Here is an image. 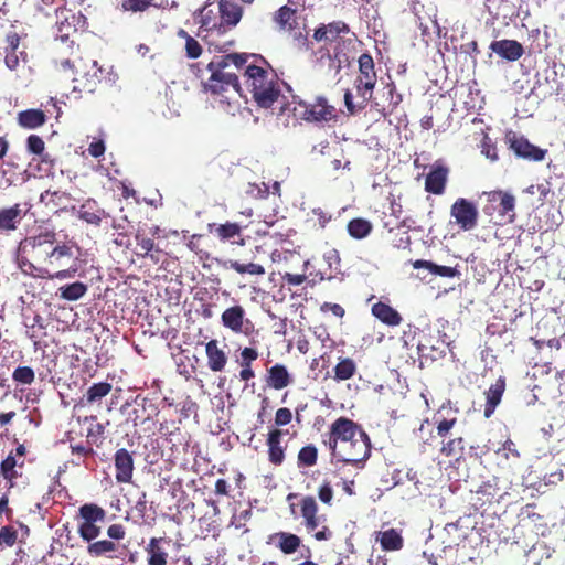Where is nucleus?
Returning <instances> with one entry per match:
<instances>
[{"label": "nucleus", "instance_id": "nucleus-12", "mask_svg": "<svg viewBox=\"0 0 565 565\" xmlns=\"http://www.w3.org/2000/svg\"><path fill=\"white\" fill-rule=\"evenodd\" d=\"M350 33V26L341 20L332 21L330 23H321L313 31V40L316 42L337 43L343 40V34Z\"/></svg>", "mask_w": 565, "mask_h": 565}, {"label": "nucleus", "instance_id": "nucleus-58", "mask_svg": "<svg viewBox=\"0 0 565 565\" xmlns=\"http://www.w3.org/2000/svg\"><path fill=\"white\" fill-rule=\"evenodd\" d=\"M146 413V406L137 405L131 411L128 412L127 422H131L134 427H137L139 425H142L146 420L150 419V414H148L147 417L143 416Z\"/></svg>", "mask_w": 565, "mask_h": 565}, {"label": "nucleus", "instance_id": "nucleus-41", "mask_svg": "<svg viewBox=\"0 0 565 565\" xmlns=\"http://www.w3.org/2000/svg\"><path fill=\"white\" fill-rule=\"evenodd\" d=\"M358 371L356 363L351 358H340L333 367V379L337 382L348 381L352 379Z\"/></svg>", "mask_w": 565, "mask_h": 565}, {"label": "nucleus", "instance_id": "nucleus-49", "mask_svg": "<svg viewBox=\"0 0 565 565\" xmlns=\"http://www.w3.org/2000/svg\"><path fill=\"white\" fill-rule=\"evenodd\" d=\"M436 433L438 437L445 439L450 430L457 425L458 419L456 416L452 417H444L441 414L437 413L433 417Z\"/></svg>", "mask_w": 565, "mask_h": 565}, {"label": "nucleus", "instance_id": "nucleus-63", "mask_svg": "<svg viewBox=\"0 0 565 565\" xmlns=\"http://www.w3.org/2000/svg\"><path fill=\"white\" fill-rule=\"evenodd\" d=\"M292 420V412L287 407L278 408L275 413V425L276 428L284 427L288 424H290Z\"/></svg>", "mask_w": 565, "mask_h": 565}, {"label": "nucleus", "instance_id": "nucleus-60", "mask_svg": "<svg viewBox=\"0 0 565 565\" xmlns=\"http://www.w3.org/2000/svg\"><path fill=\"white\" fill-rule=\"evenodd\" d=\"M313 225H318L319 228H324L332 220V214L321 207H315L311 211Z\"/></svg>", "mask_w": 565, "mask_h": 565}, {"label": "nucleus", "instance_id": "nucleus-55", "mask_svg": "<svg viewBox=\"0 0 565 565\" xmlns=\"http://www.w3.org/2000/svg\"><path fill=\"white\" fill-rule=\"evenodd\" d=\"M252 515V503L249 500L234 501L233 519L237 521H247Z\"/></svg>", "mask_w": 565, "mask_h": 565}, {"label": "nucleus", "instance_id": "nucleus-44", "mask_svg": "<svg viewBox=\"0 0 565 565\" xmlns=\"http://www.w3.org/2000/svg\"><path fill=\"white\" fill-rule=\"evenodd\" d=\"M87 292V286L82 281H75L58 288L61 299L76 301Z\"/></svg>", "mask_w": 565, "mask_h": 565}, {"label": "nucleus", "instance_id": "nucleus-45", "mask_svg": "<svg viewBox=\"0 0 565 565\" xmlns=\"http://www.w3.org/2000/svg\"><path fill=\"white\" fill-rule=\"evenodd\" d=\"M79 516L83 522H104L106 519V511L97 504L86 503L79 508Z\"/></svg>", "mask_w": 565, "mask_h": 565}, {"label": "nucleus", "instance_id": "nucleus-40", "mask_svg": "<svg viewBox=\"0 0 565 565\" xmlns=\"http://www.w3.org/2000/svg\"><path fill=\"white\" fill-rule=\"evenodd\" d=\"M376 541L380 542L383 551H399L404 546V540L395 529L380 531Z\"/></svg>", "mask_w": 565, "mask_h": 565}, {"label": "nucleus", "instance_id": "nucleus-24", "mask_svg": "<svg viewBox=\"0 0 565 565\" xmlns=\"http://www.w3.org/2000/svg\"><path fill=\"white\" fill-rule=\"evenodd\" d=\"M285 433H288V430L274 428L267 434L266 445L268 447V460L275 466H280L285 460L286 448L281 445Z\"/></svg>", "mask_w": 565, "mask_h": 565}, {"label": "nucleus", "instance_id": "nucleus-20", "mask_svg": "<svg viewBox=\"0 0 565 565\" xmlns=\"http://www.w3.org/2000/svg\"><path fill=\"white\" fill-rule=\"evenodd\" d=\"M355 34L352 33V38H344L343 40H339L333 49L332 54L327 50V55L331 61L332 66L335 68L337 73H339L343 67L350 65L351 56L349 54L350 47L355 43Z\"/></svg>", "mask_w": 565, "mask_h": 565}, {"label": "nucleus", "instance_id": "nucleus-48", "mask_svg": "<svg viewBox=\"0 0 565 565\" xmlns=\"http://www.w3.org/2000/svg\"><path fill=\"white\" fill-rule=\"evenodd\" d=\"M177 35L178 38L185 40V55L188 58L196 60L202 55V45L199 43L198 40L191 36L184 29H179Z\"/></svg>", "mask_w": 565, "mask_h": 565}, {"label": "nucleus", "instance_id": "nucleus-23", "mask_svg": "<svg viewBox=\"0 0 565 565\" xmlns=\"http://www.w3.org/2000/svg\"><path fill=\"white\" fill-rule=\"evenodd\" d=\"M489 49L498 54L500 57L509 61L515 62L522 57L524 54V49L520 42L516 40H499L491 42Z\"/></svg>", "mask_w": 565, "mask_h": 565}, {"label": "nucleus", "instance_id": "nucleus-6", "mask_svg": "<svg viewBox=\"0 0 565 565\" xmlns=\"http://www.w3.org/2000/svg\"><path fill=\"white\" fill-rule=\"evenodd\" d=\"M484 203L482 212L491 220L497 213L502 220L507 218L509 223L515 221V198L511 193L502 190L483 192Z\"/></svg>", "mask_w": 565, "mask_h": 565}, {"label": "nucleus", "instance_id": "nucleus-1", "mask_svg": "<svg viewBox=\"0 0 565 565\" xmlns=\"http://www.w3.org/2000/svg\"><path fill=\"white\" fill-rule=\"evenodd\" d=\"M323 443L338 461L358 468L364 467L371 456L370 436L361 425L344 416L337 418L331 424L328 439H324Z\"/></svg>", "mask_w": 565, "mask_h": 565}, {"label": "nucleus", "instance_id": "nucleus-3", "mask_svg": "<svg viewBox=\"0 0 565 565\" xmlns=\"http://www.w3.org/2000/svg\"><path fill=\"white\" fill-rule=\"evenodd\" d=\"M359 73L354 79V88L359 98L353 102V95L350 89L344 93V105L350 115H355L364 110L373 97V92L377 82L375 64L370 53H363L358 58Z\"/></svg>", "mask_w": 565, "mask_h": 565}, {"label": "nucleus", "instance_id": "nucleus-43", "mask_svg": "<svg viewBox=\"0 0 565 565\" xmlns=\"http://www.w3.org/2000/svg\"><path fill=\"white\" fill-rule=\"evenodd\" d=\"M347 230L351 237L363 239L371 234L373 225L369 220L356 217L349 221Z\"/></svg>", "mask_w": 565, "mask_h": 565}, {"label": "nucleus", "instance_id": "nucleus-28", "mask_svg": "<svg viewBox=\"0 0 565 565\" xmlns=\"http://www.w3.org/2000/svg\"><path fill=\"white\" fill-rule=\"evenodd\" d=\"M160 232L159 226L138 227L135 233L136 250L135 254L139 257L141 254H148L154 245L153 237Z\"/></svg>", "mask_w": 565, "mask_h": 565}, {"label": "nucleus", "instance_id": "nucleus-21", "mask_svg": "<svg viewBox=\"0 0 565 565\" xmlns=\"http://www.w3.org/2000/svg\"><path fill=\"white\" fill-rule=\"evenodd\" d=\"M292 382V375L285 364L276 363L266 370L265 383L269 388L281 391L288 387Z\"/></svg>", "mask_w": 565, "mask_h": 565}, {"label": "nucleus", "instance_id": "nucleus-53", "mask_svg": "<svg viewBox=\"0 0 565 565\" xmlns=\"http://www.w3.org/2000/svg\"><path fill=\"white\" fill-rule=\"evenodd\" d=\"M473 502H471V509L468 515H484V514H495V511H491V505L493 504L492 500L488 497H472Z\"/></svg>", "mask_w": 565, "mask_h": 565}, {"label": "nucleus", "instance_id": "nucleus-27", "mask_svg": "<svg viewBox=\"0 0 565 565\" xmlns=\"http://www.w3.org/2000/svg\"><path fill=\"white\" fill-rule=\"evenodd\" d=\"M371 312L376 319L388 327H397L403 321L402 316L396 309L382 301L375 302L371 308Z\"/></svg>", "mask_w": 565, "mask_h": 565}, {"label": "nucleus", "instance_id": "nucleus-13", "mask_svg": "<svg viewBox=\"0 0 565 565\" xmlns=\"http://www.w3.org/2000/svg\"><path fill=\"white\" fill-rule=\"evenodd\" d=\"M243 228V226L234 222L209 225L210 233H212L220 242L239 246L245 244Z\"/></svg>", "mask_w": 565, "mask_h": 565}, {"label": "nucleus", "instance_id": "nucleus-35", "mask_svg": "<svg viewBox=\"0 0 565 565\" xmlns=\"http://www.w3.org/2000/svg\"><path fill=\"white\" fill-rule=\"evenodd\" d=\"M465 448V439L459 436L449 438L448 440L443 439L439 451L444 457L454 459L456 462H459L463 458Z\"/></svg>", "mask_w": 565, "mask_h": 565}, {"label": "nucleus", "instance_id": "nucleus-4", "mask_svg": "<svg viewBox=\"0 0 565 565\" xmlns=\"http://www.w3.org/2000/svg\"><path fill=\"white\" fill-rule=\"evenodd\" d=\"M245 83L255 103L269 108L280 96L277 74L257 65H248L244 73Z\"/></svg>", "mask_w": 565, "mask_h": 565}, {"label": "nucleus", "instance_id": "nucleus-16", "mask_svg": "<svg viewBox=\"0 0 565 565\" xmlns=\"http://www.w3.org/2000/svg\"><path fill=\"white\" fill-rule=\"evenodd\" d=\"M172 540L166 536L151 537L146 546L148 565H168L169 551Z\"/></svg>", "mask_w": 565, "mask_h": 565}, {"label": "nucleus", "instance_id": "nucleus-18", "mask_svg": "<svg viewBox=\"0 0 565 565\" xmlns=\"http://www.w3.org/2000/svg\"><path fill=\"white\" fill-rule=\"evenodd\" d=\"M267 543L274 545L284 555H292L301 547L302 540L291 532L279 531L270 534Z\"/></svg>", "mask_w": 565, "mask_h": 565}, {"label": "nucleus", "instance_id": "nucleus-42", "mask_svg": "<svg viewBox=\"0 0 565 565\" xmlns=\"http://www.w3.org/2000/svg\"><path fill=\"white\" fill-rule=\"evenodd\" d=\"M415 269L426 268L431 274L440 277L452 278L459 275V271L455 267L437 265L430 260L417 259L412 263Z\"/></svg>", "mask_w": 565, "mask_h": 565}, {"label": "nucleus", "instance_id": "nucleus-14", "mask_svg": "<svg viewBox=\"0 0 565 565\" xmlns=\"http://www.w3.org/2000/svg\"><path fill=\"white\" fill-rule=\"evenodd\" d=\"M525 557L529 565H559L561 563L559 557L555 555V550L543 541L534 542L526 551Z\"/></svg>", "mask_w": 565, "mask_h": 565}, {"label": "nucleus", "instance_id": "nucleus-37", "mask_svg": "<svg viewBox=\"0 0 565 565\" xmlns=\"http://www.w3.org/2000/svg\"><path fill=\"white\" fill-rule=\"evenodd\" d=\"M105 215V211L99 209L94 200H87L84 204H82L78 211L79 220L95 226L100 225Z\"/></svg>", "mask_w": 565, "mask_h": 565}, {"label": "nucleus", "instance_id": "nucleus-15", "mask_svg": "<svg viewBox=\"0 0 565 565\" xmlns=\"http://www.w3.org/2000/svg\"><path fill=\"white\" fill-rule=\"evenodd\" d=\"M354 480L349 479L342 471L337 470L327 475L323 482L319 487L318 494H333L341 491L347 494H353Z\"/></svg>", "mask_w": 565, "mask_h": 565}, {"label": "nucleus", "instance_id": "nucleus-17", "mask_svg": "<svg viewBox=\"0 0 565 565\" xmlns=\"http://www.w3.org/2000/svg\"><path fill=\"white\" fill-rule=\"evenodd\" d=\"M232 88L234 92H241L238 76L234 73H214L211 74L205 83V89L214 95H221Z\"/></svg>", "mask_w": 565, "mask_h": 565}, {"label": "nucleus", "instance_id": "nucleus-39", "mask_svg": "<svg viewBox=\"0 0 565 565\" xmlns=\"http://www.w3.org/2000/svg\"><path fill=\"white\" fill-rule=\"evenodd\" d=\"M301 516L305 519L307 530L313 531L319 525L318 504L313 497H305L301 501Z\"/></svg>", "mask_w": 565, "mask_h": 565}, {"label": "nucleus", "instance_id": "nucleus-9", "mask_svg": "<svg viewBox=\"0 0 565 565\" xmlns=\"http://www.w3.org/2000/svg\"><path fill=\"white\" fill-rule=\"evenodd\" d=\"M509 148L516 157L529 161H542L545 158L546 150L532 145L524 136L515 132H508L505 136Z\"/></svg>", "mask_w": 565, "mask_h": 565}, {"label": "nucleus", "instance_id": "nucleus-47", "mask_svg": "<svg viewBox=\"0 0 565 565\" xmlns=\"http://www.w3.org/2000/svg\"><path fill=\"white\" fill-rule=\"evenodd\" d=\"M118 546L110 540H100L90 542L87 546V553L92 557L108 556L117 551Z\"/></svg>", "mask_w": 565, "mask_h": 565}, {"label": "nucleus", "instance_id": "nucleus-25", "mask_svg": "<svg viewBox=\"0 0 565 565\" xmlns=\"http://www.w3.org/2000/svg\"><path fill=\"white\" fill-rule=\"evenodd\" d=\"M448 178V169L443 166L434 167L425 179V190L433 194H443Z\"/></svg>", "mask_w": 565, "mask_h": 565}, {"label": "nucleus", "instance_id": "nucleus-46", "mask_svg": "<svg viewBox=\"0 0 565 565\" xmlns=\"http://www.w3.org/2000/svg\"><path fill=\"white\" fill-rule=\"evenodd\" d=\"M499 460L518 461L521 458V454L516 448V445L509 437L503 441L502 446L493 450Z\"/></svg>", "mask_w": 565, "mask_h": 565}, {"label": "nucleus", "instance_id": "nucleus-32", "mask_svg": "<svg viewBox=\"0 0 565 565\" xmlns=\"http://www.w3.org/2000/svg\"><path fill=\"white\" fill-rule=\"evenodd\" d=\"M40 202L44 203L45 206L54 209L56 211L66 210L68 204L72 202L70 193L64 191H50L46 190L40 195Z\"/></svg>", "mask_w": 565, "mask_h": 565}, {"label": "nucleus", "instance_id": "nucleus-61", "mask_svg": "<svg viewBox=\"0 0 565 565\" xmlns=\"http://www.w3.org/2000/svg\"><path fill=\"white\" fill-rule=\"evenodd\" d=\"M26 149L30 153L40 156L45 149V143L40 136L30 135L26 139Z\"/></svg>", "mask_w": 565, "mask_h": 565}, {"label": "nucleus", "instance_id": "nucleus-62", "mask_svg": "<svg viewBox=\"0 0 565 565\" xmlns=\"http://www.w3.org/2000/svg\"><path fill=\"white\" fill-rule=\"evenodd\" d=\"M17 466V460L13 456L9 455L1 461L0 470L2 476L6 479H12L15 476L14 468Z\"/></svg>", "mask_w": 565, "mask_h": 565}, {"label": "nucleus", "instance_id": "nucleus-22", "mask_svg": "<svg viewBox=\"0 0 565 565\" xmlns=\"http://www.w3.org/2000/svg\"><path fill=\"white\" fill-rule=\"evenodd\" d=\"M25 214L26 211H23L19 203L0 209V234H9L18 230Z\"/></svg>", "mask_w": 565, "mask_h": 565}, {"label": "nucleus", "instance_id": "nucleus-64", "mask_svg": "<svg viewBox=\"0 0 565 565\" xmlns=\"http://www.w3.org/2000/svg\"><path fill=\"white\" fill-rule=\"evenodd\" d=\"M18 533L11 526H3L0 530V544L13 546L17 542Z\"/></svg>", "mask_w": 565, "mask_h": 565}, {"label": "nucleus", "instance_id": "nucleus-59", "mask_svg": "<svg viewBox=\"0 0 565 565\" xmlns=\"http://www.w3.org/2000/svg\"><path fill=\"white\" fill-rule=\"evenodd\" d=\"M153 0H122L121 7L124 11L143 12L152 6Z\"/></svg>", "mask_w": 565, "mask_h": 565}, {"label": "nucleus", "instance_id": "nucleus-11", "mask_svg": "<svg viewBox=\"0 0 565 565\" xmlns=\"http://www.w3.org/2000/svg\"><path fill=\"white\" fill-rule=\"evenodd\" d=\"M183 440L184 437L180 431L170 433L167 440L162 444V456L167 461L173 465H181L185 461L188 444Z\"/></svg>", "mask_w": 565, "mask_h": 565}, {"label": "nucleus", "instance_id": "nucleus-7", "mask_svg": "<svg viewBox=\"0 0 565 565\" xmlns=\"http://www.w3.org/2000/svg\"><path fill=\"white\" fill-rule=\"evenodd\" d=\"M291 109L295 119L308 121H329L337 117L335 108L328 104L324 97H317L313 103H292Z\"/></svg>", "mask_w": 565, "mask_h": 565}, {"label": "nucleus", "instance_id": "nucleus-36", "mask_svg": "<svg viewBox=\"0 0 565 565\" xmlns=\"http://www.w3.org/2000/svg\"><path fill=\"white\" fill-rule=\"evenodd\" d=\"M21 266H26L28 269L31 271V275L34 277L40 278H49V279H66V278H73L75 274L77 273V267H70L67 269L58 270L54 274H51L46 268L38 267L33 263L28 260H22Z\"/></svg>", "mask_w": 565, "mask_h": 565}, {"label": "nucleus", "instance_id": "nucleus-19", "mask_svg": "<svg viewBox=\"0 0 565 565\" xmlns=\"http://www.w3.org/2000/svg\"><path fill=\"white\" fill-rule=\"evenodd\" d=\"M116 480L121 483L131 481L135 470L134 457L126 448H119L114 455Z\"/></svg>", "mask_w": 565, "mask_h": 565}, {"label": "nucleus", "instance_id": "nucleus-31", "mask_svg": "<svg viewBox=\"0 0 565 565\" xmlns=\"http://www.w3.org/2000/svg\"><path fill=\"white\" fill-rule=\"evenodd\" d=\"M505 390V381L503 377H499L494 384H492L489 390L486 392V405L483 415L486 418L491 417L494 413L497 406L500 404L502 395Z\"/></svg>", "mask_w": 565, "mask_h": 565}, {"label": "nucleus", "instance_id": "nucleus-38", "mask_svg": "<svg viewBox=\"0 0 565 565\" xmlns=\"http://www.w3.org/2000/svg\"><path fill=\"white\" fill-rule=\"evenodd\" d=\"M46 122V115L41 109H26L18 114V124L26 129H35Z\"/></svg>", "mask_w": 565, "mask_h": 565}, {"label": "nucleus", "instance_id": "nucleus-10", "mask_svg": "<svg viewBox=\"0 0 565 565\" xmlns=\"http://www.w3.org/2000/svg\"><path fill=\"white\" fill-rule=\"evenodd\" d=\"M222 324L234 333L248 334L253 329L252 321L246 318L245 309L239 306H232L225 309L221 316Z\"/></svg>", "mask_w": 565, "mask_h": 565}, {"label": "nucleus", "instance_id": "nucleus-5", "mask_svg": "<svg viewBox=\"0 0 565 565\" xmlns=\"http://www.w3.org/2000/svg\"><path fill=\"white\" fill-rule=\"evenodd\" d=\"M56 241V234L53 231H45L36 236L30 237L26 243L30 246V255L33 260L40 263L42 260L58 262L64 257H72V248L67 244L53 247Z\"/></svg>", "mask_w": 565, "mask_h": 565}, {"label": "nucleus", "instance_id": "nucleus-2", "mask_svg": "<svg viewBox=\"0 0 565 565\" xmlns=\"http://www.w3.org/2000/svg\"><path fill=\"white\" fill-rule=\"evenodd\" d=\"M63 70H71L73 74L74 90L79 93H95L98 89L107 88L115 82L110 72L98 67L95 60H89V66L82 57L76 60H63Z\"/></svg>", "mask_w": 565, "mask_h": 565}, {"label": "nucleus", "instance_id": "nucleus-33", "mask_svg": "<svg viewBox=\"0 0 565 565\" xmlns=\"http://www.w3.org/2000/svg\"><path fill=\"white\" fill-rule=\"evenodd\" d=\"M97 417L95 415L86 416L83 422H90L92 425L87 429L86 439L88 445L100 447L106 439V427L109 425V420L105 424L96 423Z\"/></svg>", "mask_w": 565, "mask_h": 565}, {"label": "nucleus", "instance_id": "nucleus-54", "mask_svg": "<svg viewBox=\"0 0 565 565\" xmlns=\"http://www.w3.org/2000/svg\"><path fill=\"white\" fill-rule=\"evenodd\" d=\"M94 445H82V444H78V445H71V452L73 456L76 457V465H86L87 466V462L86 460L89 459V458H94V456L96 455L94 448H93Z\"/></svg>", "mask_w": 565, "mask_h": 565}, {"label": "nucleus", "instance_id": "nucleus-57", "mask_svg": "<svg viewBox=\"0 0 565 565\" xmlns=\"http://www.w3.org/2000/svg\"><path fill=\"white\" fill-rule=\"evenodd\" d=\"M414 435L422 443L423 447L425 445L433 446L435 437L433 435V430L429 429L428 419H424L419 427L414 429Z\"/></svg>", "mask_w": 565, "mask_h": 565}, {"label": "nucleus", "instance_id": "nucleus-30", "mask_svg": "<svg viewBox=\"0 0 565 565\" xmlns=\"http://www.w3.org/2000/svg\"><path fill=\"white\" fill-rule=\"evenodd\" d=\"M218 10L222 22L230 28L236 26L244 13L242 6L227 0L218 2Z\"/></svg>", "mask_w": 565, "mask_h": 565}, {"label": "nucleus", "instance_id": "nucleus-34", "mask_svg": "<svg viewBox=\"0 0 565 565\" xmlns=\"http://www.w3.org/2000/svg\"><path fill=\"white\" fill-rule=\"evenodd\" d=\"M113 385L108 382H98L89 386L81 399L82 405H99L102 399L111 392Z\"/></svg>", "mask_w": 565, "mask_h": 565}, {"label": "nucleus", "instance_id": "nucleus-50", "mask_svg": "<svg viewBox=\"0 0 565 565\" xmlns=\"http://www.w3.org/2000/svg\"><path fill=\"white\" fill-rule=\"evenodd\" d=\"M230 268L241 275L264 276L266 273L264 266L253 262L241 263L238 260H230Z\"/></svg>", "mask_w": 565, "mask_h": 565}, {"label": "nucleus", "instance_id": "nucleus-29", "mask_svg": "<svg viewBox=\"0 0 565 565\" xmlns=\"http://www.w3.org/2000/svg\"><path fill=\"white\" fill-rule=\"evenodd\" d=\"M273 22L279 31L291 32L297 28V10L285 4L273 13Z\"/></svg>", "mask_w": 565, "mask_h": 565}, {"label": "nucleus", "instance_id": "nucleus-26", "mask_svg": "<svg viewBox=\"0 0 565 565\" xmlns=\"http://www.w3.org/2000/svg\"><path fill=\"white\" fill-rule=\"evenodd\" d=\"M205 353L207 358V366L211 371H224L228 359L226 353L218 347L217 340H210L205 344Z\"/></svg>", "mask_w": 565, "mask_h": 565}, {"label": "nucleus", "instance_id": "nucleus-56", "mask_svg": "<svg viewBox=\"0 0 565 565\" xmlns=\"http://www.w3.org/2000/svg\"><path fill=\"white\" fill-rule=\"evenodd\" d=\"M78 534L84 541L90 543L93 540L99 536L100 527L97 525V523L82 521L78 524Z\"/></svg>", "mask_w": 565, "mask_h": 565}, {"label": "nucleus", "instance_id": "nucleus-8", "mask_svg": "<svg viewBox=\"0 0 565 565\" xmlns=\"http://www.w3.org/2000/svg\"><path fill=\"white\" fill-rule=\"evenodd\" d=\"M450 215L460 230L467 232L478 225L479 212L476 204L468 199L459 198L450 206Z\"/></svg>", "mask_w": 565, "mask_h": 565}, {"label": "nucleus", "instance_id": "nucleus-51", "mask_svg": "<svg viewBox=\"0 0 565 565\" xmlns=\"http://www.w3.org/2000/svg\"><path fill=\"white\" fill-rule=\"evenodd\" d=\"M318 460V449L315 445L310 444L302 447L297 457L298 467H312Z\"/></svg>", "mask_w": 565, "mask_h": 565}, {"label": "nucleus", "instance_id": "nucleus-52", "mask_svg": "<svg viewBox=\"0 0 565 565\" xmlns=\"http://www.w3.org/2000/svg\"><path fill=\"white\" fill-rule=\"evenodd\" d=\"M12 380L17 385H31L35 381V372L31 366L19 365L12 372Z\"/></svg>", "mask_w": 565, "mask_h": 565}]
</instances>
